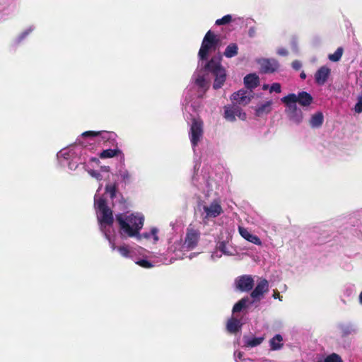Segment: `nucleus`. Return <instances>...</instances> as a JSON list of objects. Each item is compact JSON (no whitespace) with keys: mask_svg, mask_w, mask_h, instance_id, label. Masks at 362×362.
<instances>
[{"mask_svg":"<svg viewBox=\"0 0 362 362\" xmlns=\"http://www.w3.org/2000/svg\"><path fill=\"white\" fill-rule=\"evenodd\" d=\"M101 187V185L99 186L95 194L94 205L100 230L108 241L111 250L117 251L121 257L128 259H134L137 255H143L145 250L141 247H130L126 244L116 245L112 211L107 206L105 199L100 194Z\"/></svg>","mask_w":362,"mask_h":362,"instance_id":"obj_1","label":"nucleus"},{"mask_svg":"<svg viewBox=\"0 0 362 362\" xmlns=\"http://www.w3.org/2000/svg\"><path fill=\"white\" fill-rule=\"evenodd\" d=\"M200 70H197L192 77V84L197 88L198 97L202 98L209 87V79L207 76L211 73L214 76L213 87L218 89L222 87L226 79V72L221 64V57H212L208 62L201 66Z\"/></svg>","mask_w":362,"mask_h":362,"instance_id":"obj_2","label":"nucleus"},{"mask_svg":"<svg viewBox=\"0 0 362 362\" xmlns=\"http://www.w3.org/2000/svg\"><path fill=\"white\" fill-rule=\"evenodd\" d=\"M285 105V112L290 121L300 124L303 120V112L298 107L297 103L303 107H309L313 102V96L306 91L298 92V94L289 93L281 99Z\"/></svg>","mask_w":362,"mask_h":362,"instance_id":"obj_3","label":"nucleus"},{"mask_svg":"<svg viewBox=\"0 0 362 362\" xmlns=\"http://www.w3.org/2000/svg\"><path fill=\"white\" fill-rule=\"evenodd\" d=\"M201 239V231L195 225L189 224L186 230L183 239L175 241L170 246V250L177 258L183 259L186 253L194 250Z\"/></svg>","mask_w":362,"mask_h":362,"instance_id":"obj_4","label":"nucleus"},{"mask_svg":"<svg viewBox=\"0 0 362 362\" xmlns=\"http://www.w3.org/2000/svg\"><path fill=\"white\" fill-rule=\"evenodd\" d=\"M115 217L122 237L134 238L143 228L144 216L141 213H119Z\"/></svg>","mask_w":362,"mask_h":362,"instance_id":"obj_5","label":"nucleus"},{"mask_svg":"<svg viewBox=\"0 0 362 362\" xmlns=\"http://www.w3.org/2000/svg\"><path fill=\"white\" fill-rule=\"evenodd\" d=\"M81 151L82 148L77 145L64 148L57 153V160L61 165H66L71 170H76Z\"/></svg>","mask_w":362,"mask_h":362,"instance_id":"obj_6","label":"nucleus"},{"mask_svg":"<svg viewBox=\"0 0 362 362\" xmlns=\"http://www.w3.org/2000/svg\"><path fill=\"white\" fill-rule=\"evenodd\" d=\"M220 44L218 35L211 30H209L204 35L201 47L198 52L199 66H203L208 59L209 54L215 52Z\"/></svg>","mask_w":362,"mask_h":362,"instance_id":"obj_7","label":"nucleus"},{"mask_svg":"<svg viewBox=\"0 0 362 362\" xmlns=\"http://www.w3.org/2000/svg\"><path fill=\"white\" fill-rule=\"evenodd\" d=\"M116 134L112 132L101 131H87L81 134V138L86 139V141H81V139H78V141L82 143L83 145L92 144L98 143L99 144H105L106 142H110L114 141Z\"/></svg>","mask_w":362,"mask_h":362,"instance_id":"obj_8","label":"nucleus"},{"mask_svg":"<svg viewBox=\"0 0 362 362\" xmlns=\"http://www.w3.org/2000/svg\"><path fill=\"white\" fill-rule=\"evenodd\" d=\"M204 136V122L200 118H194L190 124L189 138L194 151Z\"/></svg>","mask_w":362,"mask_h":362,"instance_id":"obj_9","label":"nucleus"},{"mask_svg":"<svg viewBox=\"0 0 362 362\" xmlns=\"http://www.w3.org/2000/svg\"><path fill=\"white\" fill-rule=\"evenodd\" d=\"M224 118L228 122H235L236 117L240 120H245L246 113L237 105H228L224 107Z\"/></svg>","mask_w":362,"mask_h":362,"instance_id":"obj_10","label":"nucleus"},{"mask_svg":"<svg viewBox=\"0 0 362 362\" xmlns=\"http://www.w3.org/2000/svg\"><path fill=\"white\" fill-rule=\"evenodd\" d=\"M205 214L204 218H216L223 213V209L218 201L214 200L209 204L204 205L203 207Z\"/></svg>","mask_w":362,"mask_h":362,"instance_id":"obj_11","label":"nucleus"},{"mask_svg":"<svg viewBox=\"0 0 362 362\" xmlns=\"http://www.w3.org/2000/svg\"><path fill=\"white\" fill-rule=\"evenodd\" d=\"M261 71L264 73H273L276 71L279 68V64L275 59L262 58L257 60Z\"/></svg>","mask_w":362,"mask_h":362,"instance_id":"obj_12","label":"nucleus"},{"mask_svg":"<svg viewBox=\"0 0 362 362\" xmlns=\"http://www.w3.org/2000/svg\"><path fill=\"white\" fill-rule=\"evenodd\" d=\"M252 93V90H240L232 95L231 99L238 105H245L250 102Z\"/></svg>","mask_w":362,"mask_h":362,"instance_id":"obj_13","label":"nucleus"},{"mask_svg":"<svg viewBox=\"0 0 362 362\" xmlns=\"http://www.w3.org/2000/svg\"><path fill=\"white\" fill-rule=\"evenodd\" d=\"M115 175L120 180L122 183L125 185L129 184L133 180V175L125 167L124 161L121 162L119 166L117 167Z\"/></svg>","mask_w":362,"mask_h":362,"instance_id":"obj_14","label":"nucleus"},{"mask_svg":"<svg viewBox=\"0 0 362 362\" xmlns=\"http://www.w3.org/2000/svg\"><path fill=\"white\" fill-rule=\"evenodd\" d=\"M237 288L241 291H248L254 286L253 278L250 275L240 276L235 281Z\"/></svg>","mask_w":362,"mask_h":362,"instance_id":"obj_15","label":"nucleus"},{"mask_svg":"<svg viewBox=\"0 0 362 362\" xmlns=\"http://www.w3.org/2000/svg\"><path fill=\"white\" fill-rule=\"evenodd\" d=\"M158 230L156 228H152L149 232H145L143 233H138V235H136L134 238H136L138 241H141L143 239H145L150 243L155 244L158 240Z\"/></svg>","mask_w":362,"mask_h":362,"instance_id":"obj_16","label":"nucleus"},{"mask_svg":"<svg viewBox=\"0 0 362 362\" xmlns=\"http://www.w3.org/2000/svg\"><path fill=\"white\" fill-rule=\"evenodd\" d=\"M216 248L226 256H234L238 254L236 247L229 244L228 241H219L217 243Z\"/></svg>","mask_w":362,"mask_h":362,"instance_id":"obj_17","label":"nucleus"},{"mask_svg":"<svg viewBox=\"0 0 362 362\" xmlns=\"http://www.w3.org/2000/svg\"><path fill=\"white\" fill-rule=\"evenodd\" d=\"M331 73V70L326 66H321L315 74V82L319 85H324Z\"/></svg>","mask_w":362,"mask_h":362,"instance_id":"obj_18","label":"nucleus"},{"mask_svg":"<svg viewBox=\"0 0 362 362\" xmlns=\"http://www.w3.org/2000/svg\"><path fill=\"white\" fill-rule=\"evenodd\" d=\"M238 232L240 235L248 242L256 245H262L261 240L255 235L251 233L247 228L243 226H238Z\"/></svg>","mask_w":362,"mask_h":362,"instance_id":"obj_19","label":"nucleus"},{"mask_svg":"<svg viewBox=\"0 0 362 362\" xmlns=\"http://www.w3.org/2000/svg\"><path fill=\"white\" fill-rule=\"evenodd\" d=\"M269 289V284L266 279H261L255 289L251 293V297L258 298L262 296Z\"/></svg>","mask_w":362,"mask_h":362,"instance_id":"obj_20","label":"nucleus"},{"mask_svg":"<svg viewBox=\"0 0 362 362\" xmlns=\"http://www.w3.org/2000/svg\"><path fill=\"white\" fill-rule=\"evenodd\" d=\"M115 156H119L120 162L124 161V155L119 148H108L103 150L100 153V158H110Z\"/></svg>","mask_w":362,"mask_h":362,"instance_id":"obj_21","label":"nucleus"},{"mask_svg":"<svg viewBox=\"0 0 362 362\" xmlns=\"http://www.w3.org/2000/svg\"><path fill=\"white\" fill-rule=\"evenodd\" d=\"M272 101L269 100L257 105V107L255 108L256 116L262 117L263 115L269 114L272 110Z\"/></svg>","mask_w":362,"mask_h":362,"instance_id":"obj_22","label":"nucleus"},{"mask_svg":"<svg viewBox=\"0 0 362 362\" xmlns=\"http://www.w3.org/2000/svg\"><path fill=\"white\" fill-rule=\"evenodd\" d=\"M324 122V116L322 112H317L311 115L309 124L310 126L313 129H317L320 128Z\"/></svg>","mask_w":362,"mask_h":362,"instance_id":"obj_23","label":"nucleus"},{"mask_svg":"<svg viewBox=\"0 0 362 362\" xmlns=\"http://www.w3.org/2000/svg\"><path fill=\"white\" fill-rule=\"evenodd\" d=\"M244 83L247 88L252 90L258 86L259 77L255 74H248L244 78Z\"/></svg>","mask_w":362,"mask_h":362,"instance_id":"obj_24","label":"nucleus"},{"mask_svg":"<svg viewBox=\"0 0 362 362\" xmlns=\"http://www.w3.org/2000/svg\"><path fill=\"white\" fill-rule=\"evenodd\" d=\"M105 192L112 201L116 199L117 196L121 195L118 191L117 185L116 183H107L105 186Z\"/></svg>","mask_w":362,"mask_h":362,"instance_id":"obj_25","label":"nucleus"},{"mask_svg":"<svg viewBox=\"0 0 362 362\" xmlns=\"http://www.w3.org/2000/svg\"><path fill=\"white\" fill-rule=\"evenodd\" d=\"M264 340V337H249V336H244L243 337V341L245 346L247 347H255L262 343Z\"/></svg>","mask_w":362,"mask_h":362,"instance_id":"obj_26","label":"nucleus"},{"mask_svg":"<svg viewBox=\"0 0 362 362\" xmlns=\"http://www.w3.org/2000/svg\"><path fill=\"white\" fill-rule=\"evenodd\" d=\"M243 324L240 322V320L235 319V318H231L227 322V330L230 333H236L238 332Z\"/></svg>","mask_w":362,"mask_h":362,"instance_id":"obj_27","label":"nucleus"},{"mask_svg":"<svg viewBox=\"0 0 362 362\" xmlns=\"http://www.w3.org/2000/svg\"><path fill=\"white\" fill-rule=\"evenodd\" d=\"M238 53V46L236 43L229 44L225 49L223 55L226 58H232L235 57Z\"/></svg>","mask_w":362,"mask_h":362,"instance_id":"obj_28","label":"nucleus"},{"mask_svg":"<svg viewBox=\"0 0 362 362\" xmlns=\"http://www.w3.org/2000/svg\"><path fill=\"white\" fill-rule=\"evenodd\" d=\"M282 340L283 338L280 334H276L269 341L271 350L275 351L280 349L283 346Z\"/></svg>","mask_w":362,"mask_h":362,"instance_id":"obj_29","label":"nucleus"},{"mask_svg":"<svg viewBox=\"0 0 362 362\" xmlns=\"http://www.w3.org/2000/svg\"><path fill=\"white\" fill-rule=\"evenodd\" d=\"M250 303H252V302H250V300L248 297L242 298L233 306V313L241 311L243 308L247 307Z\"/></svg>","mask_w":362,"mask_h":362,"instance_id":"obj_30","label":"nucleus"},{"mask_svg":"<svg viewBox=\"0 0 362 362\" xmlns=\"http://www.w3.org/2000/svg\"><path fill=\"white\" fill-rule=\"evenodd\" d=\"M339 328L343 335L346 336L355 333L356 331V327L350 323L341 324Z\"/></svg>","mask_w":362,"mask_h":362,"instance_id":"obj_31","label":"nucleus"},{"mask_svg":"<svg viewBox=\"0 0 362 362\" xmlns=\"http://www.w3.org/2000/svg\"><path fill=\"white\" fill-rule=\"evenodd\" d=\"M35 30V27L33 25H30L26 28L24 30H23L15 39L16 43H20L23 40H24L33 30Z\"/></svg>","mask_w":362,"mask_h":362,"instance_id":"obj_32","label":"nucleus"},{"mask_svg":"<svg viewBox=\"0 0 362 362\" xmlns=\"http://www.w3.org/2000/svg\"><path fill=\"white\" fill-rule=\"evenodd\" d=\"M343 54V49L341 47H338L337 50L333 53L330 54L328 56V58L330 61L337 62L340 60Z\"/></svg>","mask_w":362,"mask_h":362,"instance_id":"obj_33","label":"nucleus"},{"mask_svg":"<svg viewBox=\"0 0 362 362\" xmlns=\"http://www.w3.org/2000/svg\"><path fill=\"white\" fill-rule=\"evenodd\" d=\"M88 173L92 177L95 178L98 181H100L103 179H106V176L103 175L99 170L90 169L88 170Z\"/></svg>","mask_w":362,"mask_h":362,"instance_id":"obj_34","label":"nucleus"},{"mask_svg":"<svg viewBox=\"0 0 362 362\" xmlns=\"http://www.w3.org/2000/svg\"><path fill=\"white\" fill-rule=\"evenodd\" d=\"M233 20V17L231 15L228 14L222 17L221 18L217 19L216 21V25H226L231 22Z\"/></svg>","mask_w":362,"mask_h":362,"instance_id":"obj_35","label":"nucleus"},{"mask_svg":"<svg viewBox=\"0 0 362 362\" xmlns=\"http://www.w3.org/2000/svg\"><path fill=\"white\" fill-rule=\"evenodd\" d=\"M324 362H342V359L339 355L333 353L328 355L324 360Z\"/></svg>","mask_w":362,"mask_h":362,"instance_id":"obj_36","label":"nucleus"},{"mask_svg":"<svg viewBox=\"0 0 362 362\" xmlns=\"http://www.w3.org/2000/svg\"><path fill=\"white\" fill-rule=\"evenodd\" d=\"M135 263L144 268H151L153 267V264L146 259H139L135 261Z\"/></svg>","mask_w":362,"mask_h":362,"instance_id":"obj_37","label":"nucleus"},{"mask_svg":"<svg viewBox=\"0 0 362 362\" xmlns=\"http://www.w3.org/2000/svg\"><path fill=\"white\" fill-rule=\"evenodd\" d=\"M354 111L356 113L362 112V95H358L357 98V103L354 107Z\"/></svg>","mask_w":362,"mask_h":362,"instance_id":"obj_38","label":"nucleus"},{"mask_svg":"<svg viewBox=\"0 0 362 362\" xmlns=\"http://www.w3.org/2000/svg\"><path fill=\"white\" fill-rule=\"evenodd\" d=\"M281 84L279 83H272L269 88L270 93L275 92V93H281Z\"/></svg>","mask_w":362,"mask_h":362,"instance_id":"obj_39","label":"nucleus"},{"mask_svg":"<svg viewBox=\"0 0 362 362\" xmlns=\"http://www.w3.org/2000/svg\"><path fill=\"white\" fill-rule=\"evenodd\" d=\"M99 171L106 176V178H109L110 177V168L107 165H103L101 166Z\"/></svg>","mask_w":362,"mask_h":362,"instance_id":"obj_40","label":"nucleus"},{"mask_svg":"<svg viewBox=\"0 0 362 362\" xmlns=\"http://www.w3.org/2000/svg\"><path fill=\"white\" fill-rule=\"evenodd\" d=\"M292 68L295 70H299L301 66H302V64L300 61L298 60H295L292 62Z\"/></svg>","mask_w":362,"mask_h":362,"instance_id":"obj_41","label":"nucleus"},{"mask_svg":"<svg viewBox=\"0 0 362 362\" xmlns=\"http://www.w3.org/2000/svg\"><path fill=\"white\" fill-rule=\"evenodd\" d=\"M222 253L219 254L218 252H214L211 255V259L214 261H216V259L221 258L222 257Z\"/></svg>","mask_w":362,"mask_h":362,"instance_id":"obj_42","label":"nucleus"},{"mask_svg":"<svg viewBox=\"0 0 362 362\" xmlns=\"http://www.w3.org/2000/svg\"><path fill=\"white\" fill-rule=\"evenodd\" d=\"M276 52L281 56H286L288 54V51L285 48H279Z\"/></svg>","mask_w":362,"mask_h":362,"instance_id":"obj_43","label":"nucleus"},{"mask_svg":"<svg viewBox=\"0 0 362 362\" xmlns=\"http://www.w3.org/2000/svg\"><path fill=\"white\" fill-rule=\"evenodd\" d=\"M234 356L235 358V361L238 362V361H241L243 359V353L240 351H235L234 353Z\"/></svg>","mask_w":362,"mask_h":362,"instance_id":"obj_44","label":"nucleus"},{"mask_svg":"<svg viewBox=\"0 0 362 362\" xmlns=\"http://www.w3.org/2000/svg\"><path fill=\"white\" fill-rule=\"evenodd\" d=\"M272 296L275 299H279L280 301L282 300V296H280L279 292L274 291Z\"/></svg>","mask_w":362,"mask_h":362,"instance_id":"obj_45","label":"nucleus"},{"mask_svg":"<svg viewBox=\"0 0 362 362\" xmlns=\"http://www.w3.org/2000/svg\"><path fill=\"white\" fill-rule=\"evenodd\" d=\"M248 35L251 37H254L255 35V29L254 28H250L248 31Z\"/></svg>","mask_w":362,"mask_h":362,"instance_id":"obj_46","label":"nucleus"},{"mask_svg":"<svg viewBox=\"0 0 362 362\" xmlns=\"http://www.w3.org/2000/svg\"><path fill=\"white\" fill-rule=\"evenodd\" d=\"M358 303L362 305V291L360 293L358 296Z\"/></svg>","mask_w":362,"mask_h":362,"instance_id":"obj_47","label":"nucleus"},{"mask_svg":"<svg viewBox=\"0 0 362 362\" xmlns=\"http://www.w3.org/2000/svg\"><path fill=\"white\" fill-rule=\"evenodd\" d=\"M300 78H302V79H305V78H306V74H305V72H304V71H302V72L300 73Z\"/></svg>","mask_w":362,"mask_h":362,"instance_id":"obj_48","label":"nucleus"},{"mask_svg":"<svg viewBox=\"0 0 362 362\" xmlns=\"http://www.w3.org/2000/svg\"><path fill=\"white\" fill-rule=\"evenodd\" d=\"M268 88H269V85L268 84L263 85V86H262V89L263 90H267Z\"/></svg>","mask_w":362,"mask_h":362,"instance_id":"obj_49","label":"nucleus"},{"mask_svg":"<svg viewBox=\"0 0 362 362\" xmlns=\"http://www.w3.org/2000/svg\"><path fill=\"white\" fill-rule=\"evenodd\" d=\"M195 255H196V253H191V254H189V255L188 256V257H189V259H192L194 257H195Z\"/></svg>","mask_w":362,"mask_h":362,"instance_id":"obj_50","label":"nucleus"},{"mask_svg":"<svg viewBox=\"0 0 362 362\" xmlns=\"http://www.w3.org/2000/svg\"><path fill=\"white\" fill-rule=\"evenodd\" d=\"M293 49L295 51H296V46H295V44L293 43Z\"/></svg>","mask_w":362,"mask_h":362,"instance_id":"obj_51","label":"nucleus"}]
</instances>
